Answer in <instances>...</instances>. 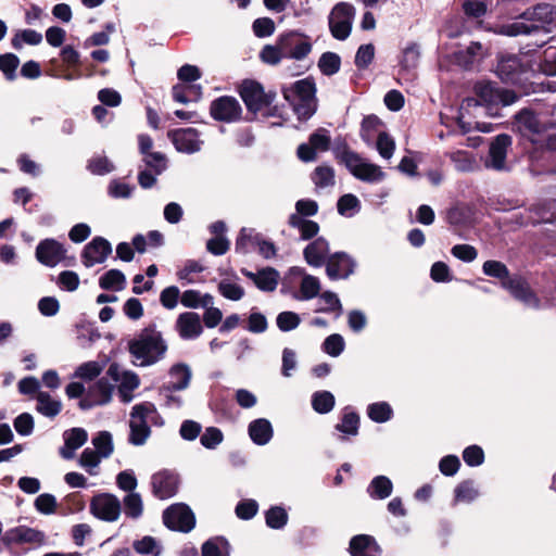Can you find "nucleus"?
<instances>
[{
	"mask_svg": "<svg viewBox=\"0 0 556 556\" xmlns=\"http://www.w3.org/2000/svg\"><path fill=\"white\" fill-rule=\"evenodd\" d=\"M87 168L93 175H105L114 170V164L104 155H96L89 160Z\"/></svg>",
	"mask_w": 556,
	"mask_h": 556,
	"instance_id": "obj_63",
	"label": "nucleus"
},
{
	"mask_svg": "<svg viewBox=\"0 0 556 556\" xmlns=\"http://www.w3.org/2000/svg\"><path fill=\"white\" fill-rule=\"evenodd\" d=\"M454 494L456 503H471L479 496V491L472 480H466L455 488Z\"/></svg>",
	"mask_w": 556,
	"mask_h": 556,
	"instance_id": "obj_47",
	"label": "nucleus"
},
{
	"mask_svg": "<svg viewBox=\"0 0 556 556\" xmlns=\"http://www.w3.org/2000/svg\"><path fill=\"white\" fill-rule=\"evenodd\" d=\"M312 180L316 188L324 189L334 186V169L328 165L317 166L312 173Z\"/></svg>",
	"mask_w": 556,
	"mask_h": 556,
	"instance_id": "obj_42",
	"label": "nucleus"
},
{
	"mask_svg": "<svg viewBox=\"0 0 556 556\" xmlns=\"http://www.w3.org/2000/svg\"><path fill=\"white\" fill-rule=\"evenodd\" d=\"M125 282V275L118 269H110L99 279V286L104 290L119 291L124 289Z\"/></svg>",
	"mask_w": 556,
	"mask_h": 556,
	"instance_id": "obj_43",
	"label": "nucleus"
},
{
	"mask_svg": "<svg viewBox=\"0 0 556 556\" xmlns=\"http://www.w3.org/2000/svg\"><path fill=\"white\" fill-rule=\"evenodd\" d=\"M277 39L286 59L301 61L312 51L308 38L299 31L281 34Z\"/></svg>",
	"mask_w": 556,
	"mask_h": 556,
	"instance_id": "obj_11",
	"label": "nucleus"
},
{
	"mask_svg": "<svg viewBox=\"0 0 556 556\" xmlns=\"http://www.w3.org/2000/svg\"><path fill=\"white\" fill-rule=\"evenodd\" d=\"M167 136L177 151L187 154L199 152L203 144V141L200 139L199 131L194 128L169 130Z\"/></svg>",
	"mask_w": 556,
	"mask_h": 556,
	"instance_id": "obj_16",
	"label": "nucleus"
},
{
	"mask_svg": "<svg viewBox=\"0 0 556 556\" xmlns=\"http://www.w3.org/2000/svg\"><path fill=\"white\" fill-rule=\"evenodd\" d=\"M355 9L346 2L338 3L329 15V28L331 35L338 40H345L352 29Z\"/></svg>",
	"mask_w": 556,
	"mask_h": 556,
	"instance_id": "obj_8",
	"label": "nucleus"
},
{
	"mask_svg": "<svg viewBox=\"0 0 556 556\" xmlns=\"http://www.w3.org/2000/svg\"><path fill=\"white\" fill-rule=\"evenodd\" d=\"M393 483L387 476H376L367 486V494L372 500H384L392 494Z\"/></svg>",
	"mask_w": 556,
	"mask_h": 556,
	"instance_id": "obj_34",
	"label": "nucleus"
},
{
	"mask_svg": "<svg viewBox=\"0 0 556 556\" xmlns=\"http://www.w3.org/2000/svg\"><path fill=\"white\" fill-rule=\"evenodd\" d=\"M312 406L319 414H327L334 406V396L329 391H318L312 396Z\"/></svg>",
	"mask_w": 556,
	"mask_h": 556,
	"instance_id": "obj_48",
	"label": "nucleus"
},
{
	"mask_svg": "<svg viewBox=\"0 0 556 556\" xmlns=\"http://www.w3.org/2000/svg\"><path fill=\"white\" fill-rule=\"evenodd\" d=\"M64 446L60 448V455L64 459H72L75 452L88 440V433L84 428H72L63 433Z\"/></svg>",
	"mask_w": 556,
	"mask_h": 556,
	"instance_id": "obj_28",
	"label": "nucleus"
},
{
	"mask_svg": "<svg viewBox=\"0 0 556 556\" xmlns=\"http://www.w3.org/2000/svg\"><path fill=\"white\" fill-rule=\"evenodd\" d=\"M376 149L382 159L390 160L395 151V141L389 134L381 131L377 137Z\"/></svg>",
	"mask_w": 556,
	"mask_h": 556,
	"instance_id": "obj_61",
	"label": "nucleus"
},
{
	"mask_svg": "<svg viewBox=\"0 0 556 556\" xmlns=\"http://www.w3.org/2000/svg\"><path fill=\"white\" fill-rule=\"evenodd\" d=\"M90 511L98 519L114 522L121 516V501L117 496L110 493L98 494L91 500Z\"/></svg>",
	"mask_w": 556,
	"mask_h": 556,
	"instance_id": "obj_12",
	"label": "nucleus"
},
{
	"mask_svg": "<svg viewBox=\"0 0 556 556\" xmlns=\"http://www.w3.org/2000/svg\"><path fill=\"white\" fill-rule=\"evenodd\" d=\"M319 279L312 275H304L300 283V294L295 299L307 301L316 298L320 292Z\"/></svg>",
	"mask_w": 556,
	"mask_h": 556,
	"instance_id": "obj_41",
	"label": "nucleus"
},
{
	"mask_svg": "<svg viewBox=\"0 0 556 556\" xmlns=\"http://www.w3.org/2000/svg\"><path fill=\"white\" fill-rule=\"evenodd\" d=\"M108 378V376L102 377L88 388L85 396L79 401V407L81 409L87 410L111 402L114 384L109 382Z\"/></svg>",
	"mask_w": 556,
	"mask_h": 556,
	"instance_id": "obj_14",
	"label": "nucleus"
},
{
	"mask_svg": "<svg viewBox=\"0 0 556 556\" xmlns=\"http://www.w3.org/2000/svg\"><path fill=\"white\" fill-rule=\"evenodd\" d=\"M12 539L23 543L41 544L45 541V533L28 527H17L11 532Z\"/></svg>",
	"mask_w": 556,
	"mask_h": 556,
	"instance_id": "obj_44",
	"label": "nucleus"
},
{
	"mask_svg": "<svg viewBox=\"0 0 556 556\" xmlns=\"http://www.w3.org/2000/svg\"><path fill=\"white\" fill-rule=\"evenodd\" d=\"M326 271L330 279L348 278L354 270L353 260L343 252L330 255L326 262Z\"/></svg>",
	"mask_w": 556,
	"mask_h": 556,
	"instance_id": "obj_24",
	"label": "nucleus"
},
{
	"mask_svg": "<svg viewBox=\"0 0 556 556\" xmlns=\"http://www.w3.org/2000/svg\"><path fill=\"white\" fill-rule=\"evenodd\" d=\"M341 66V59L334 52H325L318 60V67L326 76H332L339 72Z\"/></svg>",
	"mask_w": 556,
	"mask_h": 556,
	"instance_id": "obj_49",
	"label": "nucleus"
},
{
	"mask_svg": "<svg viewBox=\"0 0 556 556\" xmlns=\"http://www.w3.org/2000/svg\"><path fill=\"white\" fill-rule=\"evenodd\" d=\"M218 292L226 299L230 300V301H239L241 300L243 296H244V289L229 280V279H223L219 283H218Z\"/></svg>",
	"mask_w": 556,
	"mask_h": 556,
	"instance_id": "obj_56",
	"label": "nucleus"
},
{
	"mask_svg": "<svg viewBox=\"0 0 556 556\" xmlns=\"http://www.w3.org/2000/svg\"><path fill=\"white\" fill-rule=\"evenodd\" d=\"M266 525L271 529H282L288 522V514L285 508L274 506L265 514Z\"/></svg>",
	"mask_w": 556,
	"mask_h": 556,
	"instance_id": "obj_54",
	"label": "nucleus"
},
{
	"mask_svg": "<svg viewBox=\"0 0 556 556\" xmlns=\"http://www.w3.org/2000/svg\"><path fill=\"white\" fill-rule=\"evenodd\" d=\"M420 59V49L416 42H409L402 51L401 65L405 70L415 68Z\"/></svg>",
	"mask_w": 556,
	"mask_h": 556,
	"instance_id": "obj_59",
	"label": "nucleus"
},
{
	"mask_svg": "<svg viewBox=\"0 0 556 556\" xmlns=\"http://www.w3.org/2000/svg\"><path fill=\"white\" fill-rule=\"evenodd\" d=\"M367 416L374 422L383 424L392 419L393 409L388 402H376L367 406Z\"/></svg>",
	"mask_w": 556,
	"mask_h": 556,
	"instance_id": "obj_40",
	"label": "nucleus"
},
{
	"mask_svg": "<svg viewBox=\"0 0 556 556\" xmlns=\"http://www.w3.org/2000/svg\"><path fill=\"white\" fill-rule=\"evenodd\" d=\"M516 123L521 131H528L532 135L539 134V121L531 111L523 110L517 114Z\"/></svg>",
	"mask_w": 556,
	"mask_h": 556,
	"instance_id": "obj_52",
	"label": "nucleus"
},
{
	"mask_svg": "<svg viewBox=\"0 0 556 556\" xmlns=\"http://www.w3.org/2000/svg\"><path fill=\"white\" fill-rule=\"evenodd\" d=\"M262 235L252 228H242L236 240V252L247 254L257 247Z\"/></svg>",
	"mask_w": 556,
	"mask_h": 556,
	"instance_id": "obj_36",
	"label": "nucleus"
},
{
	"mask_svg": "<svg viewBox=\"0 0 556 556\" xmlns=\"http://www.w3.org/2000/svg\"><path fill=\"white\" fill-rule=\"evenodd\" d=\"M241 273L244 277L254 282V285L264 292L274 291L279 281V273L273 267H265L260 269L256 273L248 270L245 268L241 269Z\"/></svg>",
	"mask_w": 556,
	"mask_h": 556,
	"instance_id": "obj_26",
	"label": "nucleus"
},
{
	"mask_svg": "<svg viewBox=\"0 0 556 556\" xmlns=\"http://www.w3.org/2000/svg\"><path fill=\"white\" fill-rule=\"evenodd\" d=\"M475 91L479 98V103L485 104L489 108L510 105L518 99V96L514 91L501 88L489 81L478 83L475 86Z\"/></svg>",
	"mask_w": 556,
	"mask_h": 556,
	"instance_id": "obj_7",
	"label": "nucleus"
},
{
	"mask_svg": "<svg viewBox=\"0 0 556 556\" xmlns=\"http://www.w3.org/2000/svg\"><path fill=\"white\" fill-rule=\"evenodd\" d=\"M106 376L114 382L118 383V395L124 403H129L132 400V392L139 387L140 379L138 375L131 370H124L116 363H112L108 370Z\"/></svg>",
	"mask_w": 556,
	"mask_h": 556,
	"instance_id": "obj_9",
	"label": "nucleus"
},
{
	"mask_svg": "<svg viewBox=\"0 0 556 556\" xmlns=\"http://www.w3.org/2000/svg\"><path fill=\"white\" fill-rule=\"evenodd\" d=\"M337 206L339 214L352 217L359 211L361 202L354 194L348 193L338 200Z\"/></svg>",
	"mask_w": 556,
	"mask_h": 556,
	"instance_id": "obj_53",
	"label": "nucleus"
},
{
	"mask_svg": "<svg viewBox=\"0 0 556 556\" xmlns=\"http://www.w3.org/2000/svg\"><path fill=\"white\" fill-rule=\"evenodd\" d=\"M153 494L166 500L174 496L178 490V477L169 470L156 472L151 478Z\"/></svg>",
	"mask_w": 556,
	"mask_h": 556,
	"instance_id": "obj_22",
	"label": "nucleus"
},
{
	"mask_svg": "<svg viewBox=\"0 0 556 556\" xmlns=\"http://www.w3.org/2000/svg\"><path fill=\"white\" fill-rule=\"evenodd\" d=\"M329 243L323 237L315 239L306 245L303 256L306 263L313 267H321L329 257Z\"/></svg>",
	"mask_w": 556,
	"mask_h": 556,
	"instance_id": "obj_27",
	"label": "nucleus"
},
{
	"mask_svg": "<svg viewBox=\"0 0 556 556\" xmlns=\"http://www.w3.org/2000/svg\"><path fill=\"white\" fill-rule=\"evenodd\" d=\"M482 270L486 276L501 280L502 287L510 292V294L531 308H539L540 301L531 291L529 285L520 277H509L507 266L498 261H486L482 266Z\"/></svg>",
	"mask_w": 556,
	"mask_h": 556,
	"instance_id": "obj_3",
	"label": "nucleus"
},
{
	"mask_svg": "<svg viewBox=\"0 0 556 556\" xmlns=\"http://www.w3.org/2000/svg\"><path fill=\"white\" fill-rule=\"evenodd\" d=\"M320 304L315 312L316 313H331L337 312V317H339L342 313V304L338 298V295L331 291H325L319 295Z\"/></svg>",
	"mask_w": 556,
	"mask_h": 556,
	"instance_id": "obj_45",
	"label": "nucleus"
},
{
	"mask_svg": "<svg viewBox=\"0 0 556 556\" xmlns=\"http://www.w3.org/2000/svg\"><path fill=\"white\" fill-rule=\"evenodd\" d=\"M539 67L541 72L545 75H556V47L549 46L543 51V54L540 59Z\"/></svg>",
	"mask_w": 556,
	"mask_h": 556,
	"instance_id": "obj_60",
	"label": "nucleus"
},
{
	"mask_svg": "<svg viewBox=\"0 0 556 556\" xmlns=\"http://www.w3.org/2000/svg\"><path fill=\"white\" fill-rule=\"evenodd\" d=\"M103 458L94 448L87 447L83 451L79 465L91 476L97 475V468Z\"/></svg>",
	"mask_w": 556,
	"mask_h": 556,
	"instance_id": "obj_50",
	"label": "nucleus"
},
{
	"mask_svg": "<svg viewBox=\"0 0 556 556\" xmlns=\"http://www.w3.org/2000/svg\"><path fill=\"white\" fill-rule=\"evenodd\" d=\"M349 551L352 556H380L381 548L376 540L367 534H358L351 539Z\"/></svg>",
	"mask_w": 556,
	"mask_h": 556,
	"instance_id": "obj_29",
	"label": "nucleus"
},
{
	"mask_svg": "<svg viewBox=\"0 0 556 556\" xmlns=\"http://www.w3.org/2000/svg\"><path fill=\"white\" fill-rule=\"evenodd\" d=\"M345 342L341 334L333 333L327 337L323 343L325 353L332 357H338L344 351Z\"/></svg>",
	"mask_w": 556,
	"mask_h": 556,
	"instance_id": "obj_64",
	"label": "nucleus"
},
{
	"mask_svg": "<svg viewBox=\"0 0 556 556\" xmlns=\"http://www.w3.org/2000/svg\"><path fill=\"white\" fill-rule=\"evenodd\" d=\"M42 41V35L34 29H24L18 31L12 39L14 49H21L23 43L37 46Z\"/></svg>",
	"mask_w": 556,
	"mask_h": 556,
	"instance_id": "obj_55",
	"label": "nucleus"
},
{
	"mask_svg": "<svg viewBox=\"0 0 556 556\" xmlns=\"http://www.w3.org/2000/svg\"><path fill=\"white\" fill-rule=\"evenodd\" d=\"M330 134L325 128H319L309 136L308 143H302L298 148V156L304 162L316 159L317 151H327L330 147Z\"/></svg>",
	"mask_w": 556,
	"mask_h": 556,
	"instance_id": "obj_18",
	"label": "nucleus"
},
{
	"mask_svg": "<svg viewBox=\"0 0 556 556\" xmlns=\"http://www.w3.org/2000/svg\"><path fill=\"white\" fill-rule=\"evenodd\" d=\"M333 152L336 157L345 165L356 179L375 184L386 178V174L380 166L368 162L361 154L352 151L345 143L338 144Z\"/></svg>",
	"mask_w": 556,
	"mask_h": 556,
	"instance_id": "obj_6",
	"label": "nucleus"
},
{
	"mask_svg": "<svg viewBox=\"0 0 556 556\" xmlns=\"http://www.w3.org/2000/svg\"><path fill=\"white\" fill-rule=\"evenodd\" d=\"M448 156L458 172H473L479 167V163L471 152L456 150Z\"/></svg>",
	"mask_w": 556,
	"mask_h": 556,
	"instance_id": "obj_37",
	"label": "nucleus"
},
{
	"mask_svg": "<svg viewBox=\"0 0 556 556\" xmlns=\"http://www.w3.org/2000/svg\"><path fill=\"white\" fill-rule=\"evenodd\" d=\"M164 420L154 404L143 402L131 408L128 441L132 445H143L151 434L150 425L163 426Z\"/></svg>",
	"mask_w": 556,
	"mask_h": 556,
	"instance_id": "obj_5",
	"label": "nucleus"
},
{
	"mask_svg": "<svg viewBox=\"0 0 556 556\" xmlns=\"http://www.w3.org/2000/svg\"><path fill=\"white\" fill-rule=\"evenodd\" d=\"M240 96L245 103L248 110L257 112L264 103V91L260 84L254 81H244Z\"/></svg>",
	"mask_w": 556,
	"mask_h": 556,
	"instance_id": "obj_31",
	"label": "nucleus"
},
{
	"mask_svg": "<svg viewBox=\"0 0 556 556\" xmlns=\"http://www.w3.org/2000/svg\"><path fill=\"white\" fill-rule=\"evenodd\" d=\"M103 368V364L99 362H86L76 368L74 376L85 380H92L102 372Z\"/></svg>",
	"mask_w": 556,
	"mask_h": 556,
	"instance_id": "obj_62",
	"label": "nucleus"
},
{
	"mask_svg": "<svg viewBox=\"0 0 556 556\" xmlns=\"http://www.w3.org/2000/svg\"><path fill=\"white\" fill-rule=\"evenodd\" d=\"M36 410L45 417L54 418L62 410L61 401L52 397L48 392H38L36 395Z\"/></svg>",
	"mask_w": 556,
	"mask_h": 556,
	"instance_id": "obj_33",
	"label": "nucleus"
},
{
	"mask_svg": "<svg viewBox=\"0 0 556 556\" xmlns=\"http://www.w3.org/2000/svg\"><path fill=\"white\" fill-rule=\"evenodd\" d=\"M230 544L223 536L207 540L202 545V556H230Z\"/></svg>",
	"mask_w": 556,
	"mask_h": 556,
	"instance_id": "obj_39",
	"label": "nucleus"
},
{
	"mask_svg": "<svg viewBox=\"0 0 556 556\" xmlns=\"http://www.w3.org/2000/svg\"><path fill=\"white\" fill-rule=\"evenodd\" d=\"M488 47L478 41H472L465 49H459L454 53L455 62L466 68H472L488 55Z\"/></svg>",
	"mask_w": 556,
	"mask_h": 556,
	"instance_id": "obj_23",
	"label": "nucleus"
},
{
	"mask_svg": "<svg viewBox=\"0 0 556 556\" xmlns=\"http://www.w3.org/2000/svg\"><path fill=\"white\" fill-rule=\"evenodd\" d=\"M496 73L498 77L509 84H518L521 81V76L525 68L516 55L502 56L497 63Z\"/></svg>",
	"mask_w": 556,
	"mask_h": 556,
	"instance_id": "obj_25",
	"label": "nucleus"
},
{
	"mask_svg": "<svg viewBox=\"0 0 556 556\" xmlns=\"http://www.w3.org/2000/svg\"><path fill=\"white\" fill-rule=\"evenodd\" d=\"M168 376L169 381L165 386L172 390H185L190 384L192 374L188 365L179 363L170 367Z\"/></svg>",
	"mask_w": 556,
	"mask_h": 556,
	"instance_id": "obj_32",
	"label": "nucleus"
},
{
	"mask_svg": "<svg viewBox=\"0 0 556 556\" xmlns=\"http://www.w3.org/2000/svg\"><path fill=\"white\" fill-rule=\"evenodd\" d=\"M553 21V7L547 3H541L527 9L511 23L495 25L493 31L497 35L509 37L536 34L542 38L536 39L533 45L535 47H543L549 40L547 25L552 24Z\"/></svg>",
	"mask_w": 556,
	"mask_h": 556,
	"instance_id": "obj_1",
	"label": "nucleus"
},
{
	"mask_svg": "<svg viewBox=\"0 0 556 556\" xmlns=\"http://www.w3.org/2000/svg\"><path fill=\"white\" fill-rule=\"evenodd\" d=\"M125 515L131 519H138L143 513V503L139 493H128L124 500Z\"/></svg>",
	"mask_w": 556,
	"mask_h": 556,
	"instance_id": "obj_46",
	"label": "nucleus"
},
{
	"mask_svg": "<svg viewBox=\"0 0 556 556\" xmlns=\"http://www.w3.org/2000/svg\"><path fill=\"white\" fill-rule=\"evenodd\" d=\"M164 525L174 531L190 532L195 526V517L186 504L179 503L169 506L163 513Z\"/></svg>",
	"mask_w": 556,
	"mask_h": 556,
	"instance_id": "obj_10",
	"label": "nucleus"
},
{
	"mask_svg": "<svg viewBox=\"0 0 556 556\" xmlns=\"http://www.w3.org/2000/svg\"><path fill=\"white\" fill-rule=\"evenodd\" d=\"M282 94L300 121H307L315 114L317 110L316 85L312 78L306 77L282 87Z\"/></svg>",
	"mask_w": 556,
	"mask_h": 556,
	"instance_id": "obj_4",
	"label": "nucleus"
},
{
	"mask_svg": "<svg viewBox=\"0 0 556 556\" xmlns=\"http://www.w3.org/2000/svg\"><path fill=\"white\" fill-rule=\"evenodd\" d=\"M300 323L301 318L299 314L291 311L281 312L276 317V325L278 329L283 332H289L296 329Z\"/></svg>",
	"mask_w": 556,
	"mask_h": 556,
	"instance_id": "obj_57",
	"label": "nucleus"
},
{
	"mask_svg": "<svg viewBox=\"0 0 556 556\" xmlns=\"http://www.w3.org/2000/svg\"><path fill=\"white\" fill-rule=\"evenodd\" d=\"M142 162L155 175H161L167 168L166 156L161 152H151L143 155Z\"/></svg>",
	"mask_w": 556,
	"mask_h": 556,
	"instance_id": "obj_58",
	"label": "nucleus"
},
{
	"mask_svg": "<svg viewBox=\"0 0 556 556\" xmlns=\"http://www.w3.org/2000/svg\"><path fill=\"white\" fill-rule=\"evenodd\" d=\"M66 250L54 239H45L36 248V258L48 267L56 266L65 257Z\"/></svg>",
	"mask_w": 556,
	"mask_h": 556,
	"instance_id": "obj_20",
	"label": "nucleus"
},
{
	"mask_svg": "<svg viewBox=\"0 0 556 556\" xmlns=\"http://www.w3.org/2000/svg\"><path fill=\"white\" fill-rule=\"evenodd\" d=\"M94 450L103 457L108 458L113 453V439L109 431H101L92 438Z\"/></svg>",
	"mask_w": 556,
	"mask_h": 556,
	"instance_id": "obj_51",
	"label": "nucleus"
},
{
	"mask_svg": "<svg viewBox=\"0 0 556 556\" xmlns=\"http://www.w3.org/2000/svg\"><path fill=\"white\" fill-rule=\"evenodd\" d=\"M511 144V138L508 135H498L490 144L489 156L485 160V167L494 170H506L507 150Z\"/></svg>",
	"mask_w": 556,
	"mask_h": 556,
	"instance_id": "obj_17",
	"label": "nucleus"
},
{
	"mask_svg": "<svg viewBox=\"0 0 556 556\" xmlns=\"http://www.w3.org/2000/svg\"><path fill=\"white\" fill-rule=\"evenodd\" d=\"M249 435L256 445H266L274 435V429L270 421L266 418L252 420L248 427Z\"/></svg>",
	"mask_w": 556,
	"mask_h": 556,
	"instance_id": "obj_30",
	"label": "nucleus"
},
{
	"mask_svg": "<svg viewBox=\"0 0 556 556\" xmlns=\"http://www.w3.org/2000/svg\"><path fill=\"white\" fill-rule=\"evenodd\" d=\"M132 365L149 367L163 361L168 344L161 330L152 324L137 332L127 343Z\"/></svg>",
	"mask_w": 556,
	"mask_h": 556,
	"instance_id": "obj_2",
	"label": "nucleus"
},
{
	"mask_svg": "<svg viewBox=\"0 0 556 556\" xmlns=\"http://www.w3.org/2000/svg\"><path fill=\"white\" fill-rule=\"evenodd\" d=\"M511 218L521 226L539 223H552L556 220V198L547 202L536 204L529 211L514 213Z\"/></svg>",
	"mask_w": 556,
	"mask_h": 556,
	"instance_id": "obj_13",
	"label": "nucleus"
},
{
	"mask_svg": "<svg viewBox=\"0 0 556 556\" xmlns=\"http://www.w3.org/2000/svg\"><path fill=\"white\" fill-rule=\"evenodd\" d=\"M180 302L188 308H204L214 304V298L210 293H201L198 290L189 289L182 292Z\"/></svg>",
	"mask_w": 556,
	"mask_h": 556,
	"instance_id": "obj_35",
	"label": "nucleus"
},
{
	"mask_svg": "<svg viewBox=\"0 0 556 556\" xmlns=\"http://www.w3.org/2000/svg\"><path fill=\"white\" fill-rule=\"evenodd\" d=\"M210 113L215 121L233 123L240 119L242 109L236 98L223 96L211 103Z\"/></svg>",
	"mask_w": 556,
	"mask_h": 556,
	"instance_id": "obj_15",
	"label": "nucleus"
},
{
	"mask_svg": "<svg viewBox=\"0 0 556 556\" xmlns=\"http://www.w3.org/2000/svg\"><path fill=\"white\" fill-rule=\"evenodd\" d=\"M175 330L182 340H194L203 332L201 317L194 312H185L178 315Z\"/></svg>",
	"mask_w": 556,
	"mask_h": 556,
	"instance_id": "obj_21",
	"label": "nucleus"
},
{
	"mask_svg": "<svg viewBox=\"0 0 556 556\" xmlns=\"http://www.w3.org/2000/svg\"><path fill=\"white\" fill-rule=\"evenodd\" d=\"M359 416L350 407L344 408L340 422L337 424L336 430L344 435L355 437L358 433Z\"/></svg>",
	"mask_w": 556,
	"mask_h": 556,
	"instance_id": "obj_38",
	"label": "nucleus"
},
{
	"mask_svg": "<svg viewBox=\"0 0 556 556\" xmlns=\"http://www.w3.org/2000/svg\"><path fill=\"white\" fill-rule=\"evenodd\" d=\"M112 253L111 243L103 237H94L87 243L81 253V261L86 267H92L105 262Z\"/></svg>",
	"mask_w": 556,
	"mask_h": 556,
	"instance_id": "obj_19",
	"label": "nucleus"
}]
</instances>
